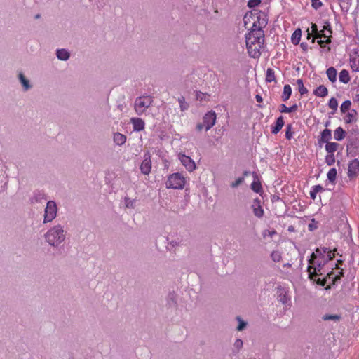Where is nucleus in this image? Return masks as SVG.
I'll return each instance as SVG.
<instances>
[{
	"instance_id": "27",
	"label": "nucleus",
	"mask_w": 359,
	"mask_h": 359,
	"mask_svg": "<svg viewBox=\"0 0 359 359\" xmlns=\"http://www.w3.org/2000/svg\"><path fill=\"white\" fill-rule=\"evenodd\" d=\"M292 94V88L289 84H286L283 87V93L282 95L283 101L285 102L290 97Z\"/></svg>"
},
{
	"instance_id": "17",
	"label": "nucleus",
	"mask_w": 359,
	"mask_h": 359,
	"mask_svg": "<svg viewBox=\"0 0 359 359\" xmlns=\"http://www.w3.org/2000/svg\"><path fill=\"white\" fill-rule=\"evenodd\" d=\"M46 198V194L43 191H36L34 192L31 201L32 203H41Z\"/></svg>"
},
{
	"instance_id": "59",
	"label": "nucleus",
	"mask_w": 359,
	"mask_h": 359,
	"mask_svg": "<svg viewBox=\"0 0 359 359\" xmlns=\"http://www.w3.org/2000/svg\"><path fill=\"white\" fill-rule=\"evenodd\" d=\"M255 99L257 102H262L263 101L262 97L260 95H256Z\"/></svg>"
},
{
	"instance_id": "14",
	"label": "nucleus",
	"mask_w": 359,
	"mask_h": 359,
	"mask_svg": "<svg viewBox=\"0 0 359 359\" xmlns=\"http://www.w3.org/2000/svg\"><path fill=\"white\" fill-rule=\"evenodd\" d=\"M18 79L22 86L24 91L30 90L32 87L29 81L25 77L23 73L20 72L18 75Z\"/></svg>"
},
{
	"instance_id": "28",
	"label": "nucleus",
	"mask_w": 359,
	"mask_h": 359,
	"mask_svg": "<svg viewBox=\"0 0 359 359\" xmlns=\"http://www.w3.org/2000/svg\"><path fill=\"white\" fill-rule=\"evenodd\" d=\"M297 105L296 104H293L290 107H287L285 104H281L280 105L279 111L281 113H291L297 111Z\"/></svg>"
},
{
	"instance_id": "36",
	"label": "nucleus",
	"mask_w": 359,
	"mask_h": 359,
	"mask_svg": "<svg viewBox=\"0 0 359 359\" xmlns=\"http://www.w3.org/2000/svg\"><path fill=\"white\" fill-rule=\"evenodd\" d=\"M271 258L274 262H280L282 259V253L280 251L274 250L271 254Z\"/></svg>"
},
{
	"instance_id": "24",
	"label": "nucleus",
	"mask_w": 359,
	"mask_h": 359,
	"mask_svg": "<svg viewBox=\"0 0 359 359\" xmlns=\"http://www.w3.org/2000/svg\"><path fill=\"white\" fill-rule=\"evenodd\" d=\"M332 138L331 130L325 129L321 132L320 141L327 143Z\"/></svg>"
},
{
	"instance_id": "29",
	"label": "nucleus",
	"mask_w": 359,
	"mask_h": 359,
	"mask_svg": "<svg viewBox=\"0 0 359 359\" xmlns=\"http://www.w3.org/2000/svg\"><path fill=\"white\" fill-rule=\"evenodd\" d=\"M337 170L336 168H331L327 174V180L330 181V183H332V184H335V182H336V179H337Z\"/></svg>"
},
{
	"instance_id": "18",
	"label": "nucleus",
	"mask_w": 359,
	"mask_h": 359,
	"mask_svg": "<svg viewBox=\"0 0 359 359\" xmlns=\"http://www.w3.org/2000/svg\"><path fill=\"white\" fill-rule=\"evenodd\" d=\"M351 67L353 72H359V53L351 56L350 59Z\"/></svg>"
},
{
	"instance_id": "54",
	"label": "nucleus",
	"mask_w": 359,
	"mask_h": 359,
	"mask_svg": "<svg viewBox=\"0 0 359 359\" xmlns=\"http://www.w3.org/2000/svg\"><path fill=\"white\" fill-rule=\"evenodd\" d=\"M309 194H310L311 198H312L313 200H315L316 198L317 193L313 189L312 187L311 188V191H310Z\"/></svg>"
},
{
	"instance_id": "8",
	"label": "nucleus",
	"mask_w": 359,
	"mask_h": 359,
	"mask_svg": "<svg viewBox=\"0 0 359 359\" xmlns=\"http://www.w3.org/2000/svg\"><path fill=\"white\" fill-rule=\"evenodd\" d=\"M179 160L189 172H192L196 169V163L189 156L180 154Z\"/></svg>"
},
{
	"instance_id": "22",
	"label": "nucleus",
	"mask_w": 359,
	"mask_h": 359,
	"mask_svg": "<svg viewBox=\"0 0 359 359\" xmlns=\"http://www.w3.org/2000/svg\"><path fill=\"white\" fill-rule=\"evenodd\" d=\"M339 81L344 84H347L350 81L349 72L346 69H342L339 75Z\"/></svg>"
},
{
	"instance_id": "34",
	"label": "nucleus",
	"mask_w": 359,
	"mask_h": 359,
	"mask_svg": "<svg viewBox=\"0 0 359 359\" xmlns=\"http://www.w3.org/2000/svg\"><path fill=\"white\" fill-rule=\"evenodd\" d=\"M180 104V109L182 111H185L189 108V104L185 101V98L183 96L180 97L177 99Z\"/></svg>"
},
{
	"instance_id": "11",
	"label": "nucleus",
	"mask_w": 359,
	"mask_h": 359,
	"mask_svg": "<svg viewBox=\"0 0 359 359\" xmlns=\"http://www.w3.org/2000/svg\"><path fill=\"white\" fill-rule=\"evenodd\" d=\"M262 45L263 43H256L253 44H246L249 55L253 58H258L261 55L260 50L262 48Z\"/></svg>"
},
{
	"instance_id": "7",
	"label": "nucleus",
	"mask_w": 359,
	"mask_h": 359,
	"mask_svg": "<svg viewBox=\"0 0 359 359\" xmlns=\"http://www.w3.org/2000/svg\"><path fill=\"white\" fill-rule=\"evenodd\" d=\"M347 175L349 179H354L359 175L358 159H353L348 163Z\"/></svg>"
},
{
	"instance_id": "58",
	"label": "nucleus",
	"mask_w": 359,
	"mask_h": 359,
	"mask_svg": "<svg viewBox=\"0 0 359 359\" xmlns=\"http://www.w3.org/2000/svg\"><path fill=\"white\" fill-rule=\"evenodd\" d=\"M300 46H301V48H302L304 51H306V50H307V48H308V45H307V43H304V42H303V43H302L300 44Z\"/></svg>"
},
{
	"instance_id": "25",
	"label": "nucleus",
	"mask_w": 359,
	"mask_h": 359,
	"mask_svg": "<svg viewBox=\"0 0 359 359\" xmlns=\"http://www.w3.org/2000/svg\"><path fill=\"white\" fill-rule=\"evenodd\" d=\"M346 132L341 127H338L334 131V138L337 141H341L345 137Z\"/></svg>"
},
{
	"instance_id": "6",
	"label": "nucleus",
	"mask_w": 359,
	"mask_h": 359,
	"mask_svg": "<svg viewBox=\"0 0 359 359\" xmlns=\"http://www.w3.org/2000/svg\"><path fill=\"white\" fill-rule=\"evenodd\" d=\"M57 206L54 201H49L46 203L43 215V224L51 222L57 216Z\"/></svg>"
},
{
	"instance_id": "26",
	"label": "nucleus",
	"mask_w": 359,
	"mask_h": 359,
	"mask_svg": "<svg viewBox=\"0 0 359 359\" xmlns=\"http://www.w3.org/2000/svg\"><path fill=\"white\" fill-rule=\"evenodd\" d=\"M255 179L253 182L251 184V189L253 191H255L257 194H261L262 192V187L261 183L256 180L257 176L255 175Z\"/></svg>"
},
{
	"instance_id": "23",
	"label": "nucleus",
	"mask_w": 359,
	"mask_h": 359,
	"mask_svg": "<svg viewBox=\"0 0 359 359\" xmlns=\"http://www.w3.org/2000/svg\"><path fill=\"white\" fill-rule=\"evenodd\" d=\"M126 141V136L120 133H116L114 135V142L116 145L121 146Z\"/></svg>"
},
{
	"instance_id": "31",
	"label": "nucleus",
	"mask_w": 359,
	"mask_h": 359,
	"mask_svg": "<svg viewBox=\"0 0 359 359\" xmlns=\"http://www.w3.org/2000/svg\"><path fill=\"white\" fill-rule=\"evenodd\" d=\"M255 21L256 22V23H259V26H257V29H262V27H265L267 23L266 16L264 15V13L259 15V16H257V20Z\"/></svg>"
},
{
	"instance_id": "45",
	"label": "nucleus",
	"mask_w": 359,
	"mask_h": 359,
	"mask_svg": "<svg viewBox=\"0 0 359 359\" xmlns=\"http://www.w3.org/2000/svg\"><path fill=\"white\" fill-rule=\"evenodd\" d=\"M318 228V222L313 219L311 220V222L309 224L308 229L309 231H313L316 230Z\"/></svg>"
},
{
	"instance_id": "60",
	"label": "nucleus",
	"mask_w": 359,
	"mask_h": 359,
	"mask_svg": "<svg viewBox=\"0 0 359 359\" xmlns=\"http://www.w3.org/2000/svg\"><path fill=\"white\" fill-rule=\"evenodd\" d=\"M89 1L95 4H97V3L100 1V0H89Z\"/></svg>"
},
{
	"instance_id": "46",
	"label": "nucleus",
	"mask_w": 359,
	"mask_h": 359,
	"mask_svg": "<svg viewBox=\"0 0 359 359\" xmlns=\"http://www.w3.org/2000/svg\"><path fill=\"white\" fill-rule=\"evenodd\" d=\"M276 234V231L275 230H265L264 232H263V237L264 238H266L267 236L270 237V238H272L274 235Z\"/></svg>"
},
{
	"instance_id": "49",
	"label": "nucleus",
	"mask_w": 359,
	"mask_h": 359,
	"mask_svg": "<svg viewBox=\"0 0 359 359\" xmlns=\"http://www.w3.org/2000/svg\"><path fill=\"white\" fill-rule=\"evenodd\" d=\"M244 180L243 177H238L231 184V187L233 188L237 187L238 185H240Z\"/></svg>"
},
{
	"instance_id": "41",
	"label": "nucleus",
	"mask_w": 359,
	"mask_h": 359,
	"mask_svg": "<svg viewBox=\"0 0 359 359\" xmlns=\"http://www.w3.org/2000/svg\"><path fill=\"white\" fill-rule=\"evenodd\" d=\"M136 201L130 198H125V205L128 208H135Z\"/></svg>"
},
{
	"instance_id": "47",
	"label": "nucleus",
	"mask_w": 359,
	"mask_h": 359,
	"mask_svg": "<svg viewBox=\"0 0 359 359\" xmlns=\"http://www.w3.org/2000/svg\"><path fill=\"white\" fill-rule=\"evenodd\" d=\"M236 318H237V320L239 322V325H238V326L237 327V330L238 331H241V330H243L245 328V327L246 326L247 323L245 321L242 320L241 318L240 317H238V316Z\"/></svg>"
},
{
	"instance_id": "21",
	"label": "nucleus",
	"mask_w": 359,
	"mask_h": 359,
	"mask_svg": "<svg viewBox=\"0 0 359 359\" xmlns=\"http://www.w3.org/2000/svg\"><path fill=\"white\" fill-rule=\"evenodd\" d=\"M56 55L60 60L66 61L69 58L70 53L67 50L61 48L57 50Z\"/></svg>"
},
{
	"instance_id": "37",
	"label": "nucleus",
	"mask_w": 359,
	"mask_h": 359,
	"mask_svg": "<svg viewBox=\"0 0 359 359\" xmlns=\"http://www.w3.org/2000/svg\"><path fill=\"white\" fill-rule=\"evenodd\" d=\"M297 83L298 86V90L302 95L308 93V90L304 87L303 81L302 79H297Z\"/></svg>"
},
{
	"instance_id": "55",
	"label": "nucleus",
	"mask_w": 359,
	"mask_h": 359,
	"mask_svg": "<svg viewBox=\"0 0 359 359\" xmlns=\"http://www.w3.org/2000/svg\"><path fill=\"white\" fill-rule=\"evenodd\" d=\"M316 283L318 285H320L321 286H324L326 283V280L325 279H320V278H318L316 280Z\"/></svg>"
},
{
	"instance_id": "62",
	"label": "nucleus",
	"mask_w": 359,
	"mask_h": 359,
	"mask_svg": "<svg viewBox=\"0 0 359 359\" xmlns=\"http://www.w3.org/2000/svg\"><path fill=\"white\" fill-rule=\"evenodd\" d=\"M40 17V15L38 14L36 15V18H39Z\"/></svg>"
},
{
	"instance_id": "32",
	"label": "nucleus",
	"mask_w": 359,
	"mask_h": 359,
	"mask_svg": "<svg viewBox=\"0 0 359 359\" xmlns=\"http://www.w3.org/2000/svg\"><path fill=\"white\" fill-rule=\"evenodd\" d=\"M276 81L274 70L271 68H268L266 74V81L267 83H271Z\"/></svg>"
},
{
	"instance_id": "43",
	"label": "nucleus",
	"mask_w": 359,
	"mask_h": 359,
	"mask_svg": "<svg viewBox=\"0 0 359 359\" xmlns=\"http://www.w3.org/2000/svg\"><path fill=\"white\" fill-rule=\"evenodd\" d=\"M292 126L287 124L285 130V137L287 140H291L292 137L293 133L292 132Z\"/></svg>"
},
{
	"instance_id": "61",
	"label": "nucleus",
	"mask_w": 359,
	"mask_h": 359,
	"mask_svg": "<svg viewBox=\"0 0 359 359\" xmlns=\"http://www.w3.org/2000/svg\"><path fill=\"white\" fill-rule=\"evenodd\" d=\"M288 230L290 231H293V227L292 226H290Z\"/></svg>"
},
{
	"instance_id": "52",
	"label": "nucleus",
	"mask_w": 359,
	"mask_h": 359,
	"mask_svg": "<svg viewBox=\"0 0 359 359\" xmlns=\"http://www.w3.org/2000/svg\"><path fill=\"white\" fill-rule=\"evenodd\" d=\"M325 39L324 40H322V39H320L318 41V43L320 44V46L321 47H323L325 46V43H327L330 41V40L329 39H326V37L325 36Z\"/></svg>"
},
{
	"instance_id": "10",
	"label": "nucleus",
	"mask_w": 359,
	"mask_h": 359,
	"mask_svg": "<svg viewBox=\"0 0 359 359\" xmlns=\"http://www.w3.org/2000/svg\"><path fill=\"white\" fill-rule=\"evenodd\" d=\"M141 172L144 175H149L151 170V155L149 152L144 155V159L140 165Z\"/></svg>"
},
{
	"instance_id": "4",
	"label": "nucleus",
	"mask_w": 359,
	"mask_h": 359,
	"mask_svg": "<svg viewBox=\"0 0 359 359\" xmlns=\"http://www.w3.org/2000/svg\"><path fill=\"white\" fill-rule=\"evenodd\" d=\"M153 97L151 96H141L137 97L134 103V109L137 115H142L151 105Z\"/></svg>"
},
{
	"instance_id": "12",
	"label": "nucleus",
	"mask_w": 359,
	"mask_h": 359,
	"mask_svg": "<svg viewBox=\"0 0 359 359\" xmlns=\"http://www.w3.org/2000/svg\"><path fill=\"white\" fill-rule=\"evenodd\" d=\"M134 131L140 132L144 129L145 123L140 118H132L130 119Z\"/></svg>"
},
{
	"instance_id": "5",
	"label": "nucleus",
	"mask_w": 359,
	"mask_h": 359,
	"mask_svg": "<svg viewBox=\"0 0 359 359\" xmlns=\"http://www.w3.org/2000/svg\"><path fill=\"white\" fill-rule=\"evenodd\" d=\"M186 182L185 177L179 172L169 175L166 182V187L168 189H182Z\"/></svg>"
},
{
	"instance_id": "33",
	"label": "nucleus",
	"mask_w": 359,
	"mask_h": 359,
	"mask_svg": "<svg viewBox=\"0 0 359 359\" xmlns=\"http://www.w3.org/2000/svg\"><path fill=\"white\" fill-rule=\"evenodd\" d=\"M301 39V30L299 29H297L292 36V42L297 45L299 43Z\"/></svg>"
},
{
	"instance_id": "42",
	"label": "nucleus",
	"mask_w": 359,
	"mask_h": 359,
	"mask_svg": "<svg viewBox=\"0 0 359 359\" xmlns=\"http://www.w3.org/2000/svg\"><path fill=\"white\" fill-rule=\"evenodd\" d=\"M334 162H335V157H334V154H328L327 155H326L325 163L328 165H333L334 163Z\"/></svg>"
},
{
	"instance_id": "3",
	"label": "nucleus",
	"mask_w": 359,
	"mask_h": 359,
	"mask_svg": "<svg viewBox=\"0 0 359 359\" xmlns=\"http://www.w3.org/2000/svg\"><path fill=\"white\" fill-rule=\"evenodd\" d=\"M264 32L260 29H257L256 22L252 23V29L245 36L246 44L264 43Z\"/></svg>"
},
{
	"instance_id": "39",
	"label": "nucleus",
	"mask_w": 359,
	"mask_h": 359,
	"mask_svg": "<svg viewBox=\"0 0 359 359\" xmlns=\"http://www.w3.org/2000/svg\"><path fill=\"white\" fill-rule=\"evenodd\" d=\"M328 106L330 109H333L334 111H337L338 107V102L335 97H332L330 99L328 102ZM333 112L332 114H334Z\"/></svg>"
},
{
	"instance_id": "1",
	"label": "nucleus",
	"mask_w": 359,
	"mask_h": 359,
	"mask_svg": "<svg viewBox=\"0 0 359 359\" xmlns=\"http://www.w3.org/2000/svg\"><path fill=\"white\" fill-rule=\"evenodd\" d=\"M334 252L330 248L319 247L311 255L308 262V272L311 279L323 275V266L334 257Z\"/></svg>"
},
{
	"instance_id": "63",
	"label": "nucleus",
	"mask_w": 359,
	"mask_h": 359,
	"mask_svg": "<svg viewBox=\"0 0 359 359\" xmlns=\"http://www.w3.org/2000/svg\"><path fill=\"white\" fill-rule=\"evenodd\" d=\"M329 126V122H327V123H325V126Z\"/></svg>"
},
{
	"instance_id": "2",
	"label": "nucleus",
	"mask_w": 359,
	"mask_h": 359,
	"mask_svg": "<svg viewBox=\"0 0 359 359\" xmlns=\"http://www.w3.org/2000/svg\"><path fill=\"white\" fill-rule=\"evenodd\" d=\"M67 232L64 226L57 224L50 228L44 234L46 242L52 247H59L66 239Z\"/></svg>"
},
{
	"instance_id": "13",
	"label": "nucleus",
	"mask_w": 359,
	"mask_h": 359,
	"mask_svg": "<svg viewBox=\"0 0 359 359\" xmlns=\"http://www.w3.org/2000/svg\"><path fill=\"white\" fill-rule=\"evenodd\" d=\"M260 203V200L259 198H256L254 200L252 205L253 213L259 218L262 217L264 215V210L262 208Z\"/></svg>"
},
{
	"instance_id": "51",
	"label": "nucleus",
	"mask_w": 359,
	"mask_h": 359,
	"mask_svg": "<svg viewBox=\"0 0 359 359\" xmlns=\"http://www.w3.org/2000/svg\"><path fill=\"white\" fill-rule=\"evenodd\" d=\"M234 346L238 349L241 348L243 346V341L241 339H236L234 342Z\"/></svg>"
},
{
	"instance_id": "20",
	"label": "nucleus",
	"mask_w": 359,
	"mask_h": 359,
	"mask_svg": "<svg viewBox=\"0 0 359 359\" xmlns=\"http://www.w3.org/2000/svg\"><path fill=\"white\" fill-rule=\"evenodd\" d=\"M357 111L355 109H351L348 111V114L344 117V121L346 123H351L356 121L357 118Z\"/></svg>"
},
{
	"instance_id": "44",
	"label": "nucleus",
	"mask_w": 359,
	"mask_h": 359,
	"mask_svg": "<svg viewBox=\"0 0 359 359\" xmlns=\"http://www.w3.org/2000/svg\"><path fill=\"white\" fill-rule=\"evenodd\" d=\"M261 4V0H249L248 1V6L249 8H255Z\"/></svg>"
},
{
	"instance_id": "9",
	"label": "nucleus",
	"mask_w": 359,
	"mask_h": 359,
	"mask_svg": "<svg viewBox=\"0 0 359 359\" xmlns=\"http://www.w3.org/2000/svg\"><path fill=\"white\" fill-rule=\"evenodd\" d=\"M216 121V114L213 111H210L203 116V122L205 126V130H209Z\"/></svg>"
},
{
	"instance_id": "15",
	"label": "nucleus",
	"mask_w": 359,
	"mask_h": 359,
	"mask_svg": "<svg viewBox=\"0 0 359 359\" xmlns=\"http://www.w3.org/2000/svg\"><path fill=\"white\" fill-rule=\"evenodd\" d=\"M284 119L282 116H280L276 121L275 126H271V133L277 134L280 131L284 126Z\"/></svg>"
},
{
	"instance_id": "19",
	"label": "nucleus",
	"mask_w": 359,
	"mask_h": 359,
	"mask_svg": "<svg viewBox=\"0 0 359 359\" xmlns=\"http://www.w3.org/2000/svg\"><path fill=\"white\" fill-rule=\"evenodd\" d=\"M313 94L317 97H325L327 95L328 90L325 86L320 85L314 90Z\"/></svg>"
},
{
	"instance_id": "48",
	"label": "nucleus",
	"mask_w": 359,
	"mask_h": 359,
	"mask_svg": "<svg viewBox=\"0 0 359 359\" xmlns=\"http://www.w3.org/2000/svg\"><path fill=\"white\" fill-rule=\"evenodd\" d=\"M311 6L314 9L317 10L322 6V2L320 0H311Z\"/></svg>"
},
{
	"instance_id": "40",
	"label": "nucleus",
	"mask_w": 359,
	"mask_h": 359,
	"mask_svg": "<svg viewBox=\"0 0 359 359\" xmlns=\"http://www.w3.org/2000/svg\"><path fill=\"white\" fill-rule=\"evenodd\" d=\"M339 5L342 11H348L350 8V0H341Z\"/></svg>"
},
{
	"instance_id": "16",
	"label": "nucleus",
	"mask_w": 359,
	"mask_h": 359,
	"mask_svg": "<svg viewBox=\"0 0 359 359\" xmlns=\"http://www.w3.org/2000/svg\"><path fill=\"white\" fill-rule=\"evenodd\" d=\"M326 75L331 83H334L337 81V72L334 67H330L327 69Z\"/></svg>"
},
{
	"instance_id": "30",
	"label": "nucleus",
	"mask_w": 359,
	"mask_h": 359,
	"mask_svg": "<svg viewBox=\"0 0 359 359\" xmlns=\"http://www.w3.org/2000/svg\"><path fill=\"white\" fill-rule=\"evenodd\" d=\"M339 147V144L336 142H327L325 145V150L328 154H333Z\"/></svg>"
},
{
	"instance_id": "57",
	"label": "nucleus",
	"mask_w": 359,
	"mask_h": 359,
	"mask_svg": "<svg viewBox=\"0 0 359 359\" xmlns=\"http://www.w3.org/2000/svg\"><path fill=\"white\" fill-rule=\"evenodd\" d=\"M203 128H205L203 122L202 123H198L196 126V129L198 131L201 130Z\"/></svg>"
},
{
	"instance_id": "53",
	"label": "nucleus",
	"mask_w": 359,
	"mask_h": 359,
	"mask_svg": "<svg viewBox=\"0 0 359 359\" xmlns=\"http://www.w3.org/2000/svg\"><path fill=\"white\" fill-rule=\"evenodd\" d=\"M353 100L355 102H359V87L355 90Z\"/></svg>"
},
{
	"instance_id": "35",
	"label": "nucleus",
	"mask_w": 359,
	"mask_h": 359,
	"mask_svg": "<svg viewBox=\"0 0 359 359\" xmlns=\"http://www.w3.org/2000/svg\"><path fill=\"white\" fill-rule=\"evenodd\" d=\"M351 102L350 100H345L340 107V111L342 114H345L348 111L351 110Z\"/></svg>"
},
{
	"instance_id": "38",
	"label": "nucleus",
	"mask_w": 359,
	"mask_h": 359,
	"mask_svg": "<svg viewBox=\"0 0 359 359\" xmlns=\"http://www.w3.org/2000/svg\"><path fill=\"white\" fill-rule=\"evenodd\" d=\"M340 315H330V314H325L323 316V320H334V321H339L341 319Z\"/></svg>"
},
{
	"instance_id": "50",
	"label": "nucleus",
	"mask_w": 359,
	"mask_h": 359,
	"mask_svg": "<svg viewBox=\"0 0 359 359\" xmlns=\"http://www.w3.org/2000/svg\"><path fill=\"white\" fill-rule=\"evenodd\" d=\"M312 188L317 194L325 190L324 188L320 184L313 186Z\"/></svg>"
},
{
	"instance_id": "56",
	"label": "nucleus",
	"mask_w": 359,
	"mask_h": 359,
	"mask_svg": "<svg viewBox=\"0 0 359 359\" xmlns=\"http://www.w3.org/2000/svg\"><path fill=\"white\" fill-rule=\"evenodd\" d=\"M311 31L312 32L316 34L317 32H318V27H317V25L316 24H312L311 25Z\"/></svg>"
}]
</instances>
